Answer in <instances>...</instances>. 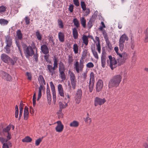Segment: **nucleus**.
Wrapping results in <instances>:
<instances>
[{
	"label": "nucleus",
	"mask_w": 148,
	"mask_h": 148,
	"mask_svg": "<svg viewBox=\"0 0 148 148\" xmlns=\"http://www.w3.org/2000/svg\"><path fill=\"white\" fill-rule=\"evenodd\" d=\"M1 60L4 63L9 65L13 66L16 63L17 60V57L16 56H13L11 58L7 55L5 53H3L1 56Z\"/></svg>",
	"instance_id": "nucleus-1"
},
{
	"label": "nucleus",
	"mask_w": 148,
	"mask_h": 148,
	"mask_svg": "<svg viewBox=\"0 0 148 148\" xmlns=\"http://www.w3.org/2000/svg\"><path fill=\"white\" fill-rule=\"evenodd\" d=\"M5 130H4L3 132L0 133V142L3 144L2 148H9L7 142L8 140L11 139L10 135L8 133L5 132Z\"/></svg>",
	"instance_id": "nucleus-2"
},
{
	"label": "nucleus",
	"mask_w": 148,
	"mask_h": 148,
	"mask_svg": "<svg viewBox=\"0 0 148 148\" xmlns=\"http://www.w3.org/2000/svg\"><path fill=\"white\" fill-rule=\"evenodd\" d=\"M122 77L120 75H117L113 77L109 82V88L118 87L121 81Z\"/></svg>",
	"instance_id": "nucleus-3"
},
{
	"label": "nucleus",
	"mask_w": 148,
	"mask_h": 148,
	"mask_svg": "<svg viewBox=\"0 0 148 148\" xmlns=\"http://www.w3.org/2000/svg\"><path fill=\"white\" fill-rule=\"evenodd\" d=\"M5 43L6 45L4 47L5 52L7 54H9L11 51V48L12 46V38L9 35L5 36Z\"/></svg>",
	"instance_id": "nucleus-4"
},
{
	"label": "nucleus",
	"mask_w": 148,
	"mask_h": 148,
	"mask_svg": "<svg viewBox=\"0 0 148 148\" xmlns=\"http://www.w3.org/2000/svg\"><path fill=\"white\" fill-rule=\"evenodd\" d=\"M22 47L24 53L27 58H29L34 55V51L31 46L30 45L27 46L26 45L23 43L22 44Z\"/></svg>",
	"instance_id": "nucleus-5"
},
{
	"label": "nucleus",
	"mask_w": 148,
	"mask_h": 148,
	"mask_svg": "<svg viewBox=\"0 0 148 148\" xmlns=\"http://www.w3.org/2000/svg\"><path fill=\"white\" fill-rule=\"evenodd\" d=\"M36 92H35L33 95L32 99L33 107L30 106L29 107L30 112L31 114H34L35 111H36Z\"/></svg>",
	"instance_id": "nucleus-6"
},
{
	"label": "nucleus",
	"mask_w": 148,
	"mask_h": 148,
	"mask_svg": "<svg viewBox=\"0 0 148 148\" xmlns=\"http://www.w3.org/2000/svg\"><path fill=\"white\" fill-rule=\"evenodd\" d=\"M108 58L110 62L109 66L111 69L113 70L114 68L116 67L115 65L117 63V61L115 58L114 57L112 58L111 55L108 56Z\"/></svg>",
	"instance_id": "nucleus-7"
},
{
	"label": "nucleus",
	"mask_w": 148,
	"mask_h": 148,
	"mask_svg": "<svg viewBox=\"0 0 148 148\" xmlns=\"http://www.w3.org/2000/svg\"><path fill=\"white\" fill-rule=\"evenodd\" d=\"M106 100L104 98L101 99L98 97H96L94 100V105L95 106L98 105H101L106 102Z\"/></svg>",
	"instance_id": "nucleus-8"
},
{
	"label": "nucleus",
	"mask_w": 148,
	"mask_h": 148,
	"mask_svg": "<svg viewBox=\"0 0 148 148\" xmlns=\"http://www.w3.org/2000/svg\"><path fill=\"white\" fill-rule=\"evenodd\" d=\"M0 133L1 132H3L4 130H5V132L8 133L10 135V138H11V133H10L9 131H10L11 127H12L13 130L14 128V125H10L6 127L3 128V127L2 125H0Z\"/></svg>",
	"instance_id": "nucleus-9"
},
{
	"label": "nucleus",
	"mask_w": 148,
	"mask_h": 148,
	"mask_svg": "<svg viewBox=\"0 0 148 148\" xmlns=\"http://www.w3.org/2000/svg\"><path fill=\"white\" fill-rule=\"evenodd\" d=\"M103 83L102 80L99 79L96 83V90L97 92H99L103 88Z\"/></svg>",
	"instance_id": "nucleus-10"
},
{
	"label": "nucleus",
	"mask_w": 148,
	"mask_h": 148,
	"mask_svg": "<svg viewBox=\"0 0 148 148\" xmlns=\"http://www.w3.org/2000/svg\"><path fill=\"white\" fill-rule=\"evenodd\" d=\"M57 125L55 128L56 130L58 132H61L63 130L64 125L60 121H57Z\"/></svg>",
	"instance_id": "nucleus-11"
},
{
	"label": "nucleus",
	"mask_w": 148,
	"mask_h": 148,
	"mask_svg": "<svg viewBox=\"0 0 148 148\" xmlns=\"http://www.w3.org/2000/svg\"><path fill=\"white\" fill-rule=\"evenodd\" d=\"M82 95V91L81 89H79L77 90L75 96L77 101H79V102L80 101Z\"/></svg>",
	"instance_id": "nucleus-12"
},
{
	"label": "nucleus",
	"mask_w": 148,
	"mask_h": 148,
	"mask_svg": "<svg viewBox=\"0 0 148 148\" xmlns=\"http://www.w3.org/2000/svg\"><path fill=\"white\" fill-rule=\"evenodd\" d=\"M59 71L61 79L63 80H65L66 77L64 73L65 69H61L60 68H59Z\"/></svg>",
	"instance_id": "nucleus-13"
},
{
	"label": "nucleus",
	"mask_w": 148,
	"mask_h": 148,
	"mask_svg": "<svg viewBox=\"0 0 148 148\" xmlns=\"http://www.w3.org/2000/svg\"><path fill=\"white\" fill-rule=\"evenodd\" d=\"M71 74L70 75V79L71 84H76L77 81L75 75L72 72L70 71Z\"/></svg>",
	"instance_id": "nucleus-14"
},
{
	"label": "nucleus",
	"mask_w": 148,
	"mask_h": 148,
	"mask_svg": "<svg viewBox=\"0 0 148 148\" xmlns=\"http://www.w3.org/2000/svg\"><path fill=\"white\" fill-rule=\"evenodd\" d=\"M58 90L60 95L61 97H64V90L61 84H59L58 85Z\"/></svg>",
	"instance_id": "nucleus-15"
},
{
	"label": "nucleus",
	"mask_w": 148,
	"mask_h": 148,
	"mask_svg": "<svg viewBox=\"0 0 148 148\" xmlns=\"http://www.w3.org/2000/svg\"><path fill=\"white\" fill-rule=\"evenodd\" d=\"M42 53L45 54H47L49 53V51L47 46L45 45H42L41 47Z\"/></svg>",
	"instance_id": "nucleus-16"
},
{
	"label": "nucleus",
	"mask_w": 148,
	"mask_h": 148,
	"mask_svg": "<svg viewBox=\"0 0 148 148\" xmlns=\"http://www.w3.org/2000/svg\"><path fill=\"white\" fill-rule=\"evenodd\" d=\"M128 40V38L127 36L125 34H124L121 36L119 39V42L124 43L125 40L127 41Z\"/></svg>",
	"instance_id": "nucleus-17"
},
{
	"label": "nucleus",
	"mask_w": 148,
	"mask_h": 148,
	"mask_svg": "<svg viewBox=\"0 0 148 148\" xmlns=\"http://www.w3.org/2000/svg\"><path fill=\"white\" fill-rule=\"evenodd\" d=\"M45 87L43 85H40L39 88L38 94V101L41 97L42 96V90H43V88Z\"/></svg>",
	"instance_id": "nucleus-18"
},
{
	"label": "nucleus",
	"mask_w": 148,
	"mask_h": 148,
	"mask_svg": "<svg viewBox=\"0 0 148 148\" xmlns=\"http://www.w3.org/2000/svg\"><path fill=\"white\" fill-rule=\"evenodd\" d=\"M58 36L59 40L62 42L64 41V36L63 33L61 32H60L58 33Z\"/></svg>",
	"instance_id": "nucleus-19"
},
{
	"label": "nucleus",
	"mask_w": 148,
	"mask_h": 148,
	"mask_svg": "<svg viewBox=\"0 0 148 148\" xmlns=\"http://www.w3.org/2000/svg\"><path fill=\"white\" fill-rule=\"evenodd\" d=\"M16 33L17 39L21 40L23 38V35L21 30L20 29L16 31Z\"/></svg>",
	"instance_id": "nucleus-20"
},
{
	"label": "nucleus",
	"mask_w": 148,
	"mask_h": 148,
	"mask_svg": "<svg viewBox=\"0 0 148 148\" xmlns=\"http://www.w3.org/2000/svg\"><path fill=\"white\" fill-rule=\"evenodd\" d=\"M38 81L39 83L40 84V85H42L43 83L45 85V82L42 75H39L38 78Z\"/></svg>",
	"instance_id": "nucleus-21"
},
{
	"label": "nucleus",
	"mask_w": 148,
	"mask_h": 148,
	"mask_svg": "<svg viewBox=\"0 0 148 148\" xmlns=\"http://www.w3.org/2000/svg\"><path fill=\"white\" fill-rule=\"evenodd\" d=\"M73 37L75 39H77L78 36V33L76 28L74 27L73 29Z\"/></svg>",
	"instance_id": "nucleus-22"
},
{
	"label": "nucleus",
	"mask_w": 148,
	"mask_h": 148,
	"mask_svg": "<svg viewBox=\"0 0 148 148\" xmlns=\"http://www.w3.org/2000/svg\"><path fill=\"white\" fill-rule=\"evenodd\" d=\"M82 39L83 40V43H84L85 45L86 46L88 45V37L85 34L83 35Z\"/></svg>",
	"instance_id": "nucleus-23"
},
{
	"label": "nucleus",
	"mask_w": 148,
	"mask_h": 148,
	"mask_svg": "<svg viewBox=\"0 0 148 148\" xmlns=\"http://www.w3.org/2000/svg\"><path fill=\"white\" fill-rule=\"evenodd\" d=\"M90 79L89 82V84H91L93 83V82L94 83L95 77L94 75V73L93 72H91L90 74Z\"/></svg>",
	"instance_id": "nucleus-24"
},
{
	"label": "nucleus",
	"mask_w": 148,
	"mask_h": 148,
	"mask_svg": "<svg viewBox=\"0 0 148 148\" xmlns=\"http://www.w3.org/2000/svg\"><path fill=\"white\" fill-rule=\"evenodd\" d=\"M73 22L76 28H78L79 27L80 24L77 18H74L73 20Z\"/></svg>",
	"instance_id": "nucleus-25"
},
{
	"label": "nucleus",
	"mask_w": 148,
	"mask_h": 148,
	"mask_svg": "<svg viewBox=\"0 0 148 148\" xmlns=\"http://www.w3.org/2000/svg\"><path fill=\"white\" fill-rule=\"evenodd\" d=\"M80 21L82 25L84 28H86V20L85 18L83 17H82L80 19Z\"/></svg>",
	"instance_id": "nucleus-26"
},
{
	"label": "nucleus",
	"mask_w": 148,
	"mask_h": 148,
	"mask_svg": "<svg viewBox=\"0 0 148 148\" xmlns=\"http://www.w3.org/2000/svg\"><path fill=\"white\" fill-rule=\"evenodd\" d=\"M101 66L103 68H104L105 67V64L106 63V56H101Z\"/></svg>",
	"instance_id": "nucleus-27"
},
{
	"label": "nucleus",
	"mask_w": 148,
	"mask_h": 148,
	"mask_svg": "<svg viewBox=\"0 0 148 148\" xmlns=\"http://www.w3.org/2000/svg\"><path fill=\"white\" fill-rule=\"evenodd\" d=\"M79 122L76 121H74L71 122L70 124V126L71 127H77L79 126Z\"/></svg>",
	"instance_id": "nucleus-28"
},
{
	"label": "nucleus",
	"mask_w": 148,
	"mask_h": 148,
	"mask_svg": "<svg viewBox=\"0 0 148 148\" xmlns=\"http://www.w3.org/2000/svg\"><path fill=\"white\" fill-rule=\"evenodd\" d=\"M32 141V139L29 136L25 137L22 140L23 142L30 143Z\"/></svg>",
	"instance_id": "nucleus-29"
},
{
	"label": "nucleus",
	"mask_w": 148,
	"mask_h": 148,
	"mask_svg": "<svg viewBox=\"0 0 148 148\" xmlns=\"http://www.w3.org/2000/svg\"><path fill=\"white\" fill-rule=\"evenodd\" d=\"M8 23V21L4 19H0V24L1 25L4 26L7 25Z\"/></svg>",
	"instance_id": "nucleus-30"
},
{
	"label": "nucleus",
	"mask_w": 148,
	"mask_h": 148,
	"mask_svg": "<svg viewBox=\"0 0 148 148\" xmlns=\"http://www.w3.org/2000/svg\"><path fill=\"white\" fill-rule=\"evenodd\" d=\"M58 58L57 57L56 55L53 56V60L54 64L53 65L56 68L58 67Z\"/></svg>",
	"instance_id": "nucleus-31"
},
{
	"label": "nucleus",
	"mask_w": 148,
	"mask_h": 148,
	"mask_svg": "<svg viewBox=\"0 0 148 148\" xmlns=\"http://www.w3.org/2000/svg\"><path fill=\"white\" fill-rule=\"evenodd\" d=\"M47 94L48 103L50 105L51 104V93H47Z\"/></svg>",
	"instance_id": "nucleus-32"
},
{
	"label": "nucleus",
	"mask_w": 148,
	"mask_h": 148,
	"mask_svg": "<svg viewBox=\"0 0 148 148\" xmlns=\"http://www.w3.org/2000/svg\"><path fill=\"white\" fill-rule=\"evenodd\" d=\"M58 23L60 28H63L64 27L63 23L61 19L60 18L58 19Z\"/></svg>",
	"instance_id": "nucleus-33"
},
{
	"label": "nucleus",
	"mask_w": 148,
	"mask_h": 148,
	"mask_svg": "<svg viewBox=\"0 0 148 148\" xmlns=\"http://www.w3.org/2000/svg\"><path fill=\"white\" fill-rule=\"evenodd\" d=\"M59 105L60 108H65L68 106L67 103H65V104L64 105L61 101H60L59 102Z\"/></svg>",
	"instance_id": "nucleus-34"
},
{
	"label": "nucleus",
	"mask_w": 148,
	"mask_h": 148,
	"mask_svg": "<svg viewBox=\"0 0 148 148\" xmlns=\"http://www.w3.org/2000/svg\"><path fill=\"white\" fill-rule=\"evenodd\" d=\"M102 34L106 41L109 40L107 34L105 30H103L102 32Z\"/></svg>",
	"instance_id": "nucleus-35"
},
{
	"label": "nucleus",
	"mask_w": 148,
	"mask_h": 148,
	"mask_svg": "<svg viewBox=\"0 0 148 148\" xmlns=\"http://www.w3.org/2000/svg\"><path fill=\"white\" fill-rule=\"evenodd\" d=\"M73 51L75 53H78V47L77 44L75 43L73 46Z\"/></svg>",
	"instance_id": "nucleus-36"
},
{
	"label": "nucleus",
	"mask_w": 148,
	"mask_h": 148,
	"mask_svg": "<svg viewBox=\"0 0 148 148\" xmlns=\"http://www.w3.org/2000/svg\"><path fill=\"white\" fill-rule=\"evenodd\" d=\"M95 47H94V49L92 48H91L92 52L95 58L98 59V55L97 52L95 51Z\"/></svg>",
	"instance_id": "nucleus-37"
},
{
	"label": "nucleus",
	"mask_w": 148,
	"mask_h": 148,
	"mask_svg": "<svg viewBox=\"0 0 148 148\" xmlns=\"http://www.w3.org/2000/svg\"><path fill=\"white\" fill-rule=\"evenodd\" d=\"M8 73L6 72L2 71H0V76L3 79H4L5 77L6 76V75Z\"/></svg>",
	"instance_id": "nucleus-38"
},
{
	"label": "nucleus",
	"mask_w": 148,
	"mask_h": 148,
	"mask_svg": "<svg viewBox=\"0 0 148 148\" xmlns=\"http://www.w3.org/2000/svg\"><path fill=\"white\" fill-rule=\"evenodd\" d=\"M3 79L7 81H11L12 80V78L10 75L8 73Z\"/></svg>",
	"instance_id": "nucleus-39"
},
{
	"label": "nucleus",
	"mask_w": 148,
	"mask_h": 148,
	"mask_svg": "<svg viewBox=\"0 0 148 148\" xmlns=\"http://www.w3.org/2000/svg\"><path fill=\"white\" fill-rule=\"evenodd\" d=\"M94 21V20H91V19H89V21L87 24L89 29L91 28L92 26V23Z\"/></svg>",
	"instance_id": "nucleus-40"
},
{
	"label": "nucleus",
	"mask_w": 148,
	"mask_h": 148,
	"mask_svg": "<svg viewBox=\"0 0 148 148\" xmlns=\"http://www.w3.org/2000/svg\"><path fill=\"white\" fill-rule=\"evenodd\" d=\"M106 42L109 49V50H108V51H111L112 50V47L110 41L109 40Z\"/></svg>",
	"instance_id": "nucleus-41"
},
{
	"label": "nucleus",
	"mask_w": 148,
	"mask_h": 148,
	"mask_svg": "<svg viewBox=\"0 0 148 148\" xmlns=\"http://www.w3.org/2000/svg\"><path fill=\"white\" fill-rule=\"evenodd\" d=\"M80 3L81 8L83 10V11L86 10V7L85 2L84 1H81Z\"/></svg>",
	"instance_id": "nucleus-42"
},
{
	"label": "nucleus",
	"mask_w": 148,
	"mask_h": 148,
	"mask_svg": "<svg viewBox=\"0 0 148 148\" xmlns=\"http://www.w3.org/2000/svg\"><path fill=\"white\" fill-rule=\"evenodd\" d=\"M24 118L25 120H27L28 119V115L29 114V112L24 111Z\"/></svg>",
	"instance_id": "nucleus-43"
},
{
	"label": "nucleus",
	"mask_w": 148,
	"mask_h": 148,
	"mask_svg": "<svg viewBox=\"0 0 148 148\" xmlns=\"http://www.w3.org/2000/svg\"><path fill=\"white\" fill-rule=\"evenodd\" d=\"M94 83L93 82L92 84H89V89L90 92H92L93 89V86H94Z\"/></svg>",
	"instance_id": "nucleus-44"
},
{
	"label": "nucleus",
	"mask_w": 148,
	"mask_h": 148,
	"mask_svg": "<svg viewBox=\"0 0 148 148\" xmlns=\"http://www.w3.org/2000/svg\"><path fill=\"white\" fill-rule=\"evenodd\" d=\"M95 39L96 40V41L97 42V43H96V44L97 47H101L100 40L99 37L96 36L95 37Z\"/></svg>",
	"instance_id": "nucleus-45"
},
{
	"label": "nucleus",
	"mask_w": 148,
	"mask_h": 148,
	"mask_svg": "<svg viewBox=\"0 0 148 148\" xmlns=\"http://www.w3.org/2000/svg\"><path fill=\"white\" fill-rule=\"evenodd\" d=\"M49 41H51L52 43V46H54L55 45V43L54 42V39H53V37L51 36L49 37Z\"/></svg>",
	"instance_id": "nucleus-46"
},
{
	"label": "nucleus",
	"mask_w": 148,
	"mask_h": 148,
	"mask_svg": "<svg viewBox=\"0 0 148 148\" xmlns=\"http://www.w3.org/2000/svg\"><path fill=\"white\" fill-rule=\"evenodd\" d=\"M74 6L73 4H70L69 5V8H68L70 12L72 13L73 12L74 9Z\"/></svg>",
	"instance_id": "nucleus-47"
},
{
	"label": "nucleus",
	"mask_w": 148,
	"mask_h": 148,
	"mask_svg": "<svg viewBox=\"0 0 148 148\" xmlns=\"http://www.w3.org/2000/svg\"><path fill=\"white\" fill-rule=\"evenodd\" d=\"M6 8L3 5L0 7V13H2L6 11Z\"/></svg>",
	"instance_id": "nucleus-48"
},
{
	"label": "nucleus",
	"mask_w": 148,
	"mask_h": 148,
	"mask_svg": "<svg viewBox=\"0 0 148 148\" xmlns=\"http://www.w3.org/2000/svg\"><path fill=\"white\" fill-rule=\"evenodd\" d=\"M24 20L25 21V22L26 23V24L28 25L30 23V19L28 17V16H26Z\"/></svg>",
	"instance_id": "nucleus-49"
},
{
	"label": "nucleus",
	"mask_w": 148,
	"mask_h": 148,
	"mask_svg": "<svg viewBox=\"0 0 148 148\" xmlns=\"http://www.w3.org/2000/svg\"><path fill=\"white\" fill-rule=\"evenodd\" d=\"M86 66L88 68H92L94 67V65L93 63L92 62H89L86 65Z\"/></svg>",
	"instance_id": "nucleus-50"
},
{
	"label": "nucleus",
	"mask_w": 148,
	"mask_h": 148,
	"mask_svg": "<svg viewBox=\"0 0 148 148\" xmlns=\"http://www.w3.org/2000/svg\"><path fill=\"white\" fill-rule=\"evenodd\" d=\"M119 45L120 50L121 51H123L124 48V45L123 44V43L119 42Z\"/></svg>",
	"instance_id": "nucleus-51"
},
{
	"label": "nucleus",
	"mask_w": 148,
	"mask_h": 148,
	"mask_svg": "<svg viewBox=\"0 0 148 148\" xmlns=\"http://www.w3.org/2000/svg\"><path fill=\"white\" fill-rule=\"evenodd\" d=\"M24 106V104L23 103V102L21 101L19 105L20 111H23V109Z\"/></svg>",
	"instance_id": "nucleus-52"
},
{
	"label": "nucleus",
	"mask_w": 148,
	"mask_h": 148,
	"mask_svg": "<svg viewBox=\"0 0 148 148\" xmlns=\"http://www.w3.org/2000/svg\"><path fill=\"white\" fill-rule=\"evenodd\" d=\"M50 85L51 87V90L52 91L55 90V86L53 84L52 81L50 82Z\"/></svg>",
	"instance_id": "nucleus-53"
},
{
	"label": "nucleus",
	"mask_w": 148,
	"mask_h": 148,
	"mask_svg": "<svg viewBox=\"0 0 148 148\" xmlns=\"http://www.w3.org/2000/svg\"><path fill=\"white\" fill-rule=\"evenodd\" d=\"M74 4L77 6H78L79 5V3L78 0H73Z\"/></svg>",
	"instance_id": "nucleus-54"
},
{
	"label": "nucleus",
	"mask_w": 148,
	"mask_h": 148,
	"mask_svg": "<svg viewBox=\"0 0 148 148\" xmlns=\"http://www.w3.org/2000/svg\"><path fill=\"white\" fill-rule=\"evenodd\" d=\"M105 47H103L102 48V56H106V54Z\"/></svg>",
	"instance_id": "nucleus-55"
},
{
	"label": "nucleus",
	"mask_w": 148,
	"mask_h": 148,
	"mask_svg": "<svg viewBox=\"0 0 148 148\" xmlns=\"http://www.w3.org/2000/svg\"><path fill=\"white\" fill-rule=\"evenodd\" d=\"M59 68H60L61 69H63V68L65 69V67L63 63L61 61L59 63Z\"/></svg>",
	"instance_id": "nucleus-56"
},
{
	"label": "nucleus",
	"mask_w": 148,
	"mask_h": 148,
	"mask_svg": "<svg viewBox=\"0 0 148 148\" xmlns=\"http://www.w3.org/2000/svg\"><path fill=\"white\" fill-rule=\"evenodd\" d=\"M42 39V35L40 34L39 32L38 31V39L41 40Z\"/></svg>",
	"instance_id": "nucleus-57"
},
{
	"label": "nucleus",
	"mask_w": 148,
	"mask_h": 148,
	"mask_svg": "<svg viewBox=\"0 0 148 148\" xmlns=\"http://www.w3.org/2000/svg\"><path fill=\"white\" fill-rule=\"evenodd\" d=\"M87 51L86 50H84L83 52L82 55H83V56H84V57H86L87 56Z\"/></svg>",
	"instance_id": "nucleus-58"
},
{
	"label": "nucleus",
	"mask_w": 148,
	"mask_h": 148,
	"mask_svg": "<svg viewBox=\"0 0 148 148\" xmlns=\"http://www.w3.org/2000/svg\"><path fill=\"white\" fill-rule=\"evenodd\" d=\"M26 75L27 77V78L29 80H31V74L29 72L26 73Z\"/></svg>",
	"instance_id": "nucleus-59"
},
{
	"label": "nucleus",
	"mask_w": 148,
	"mask_h": 148,
	"mask_svg": "<svg viewBox=\"0 0 148 148\" xmlns=\"http://www.w3.org/2000/svg\"><path fill=\"white\" fill-rule=\"evenodd\" d=\"M47 68L48 69V68H50V69L51 70H55V69L56 68H55V67H54L53 66V67H52V66L50 65H47Z\"/></svg>",
	"instance_id": "nucleus-60"
},
{
	"label": "nucleus",
	"mask_w": 148,
	"mask_h": 148,
	"mask_svg": "<svg viewBox=\"0 0 148 148\" xmlns=\"http://www.w3.org/2000/svg\"><path fill=\"white\" fill-rule=\"evenodd\" d=\"M44 137V136H42V137L38 139V146L40 144V142L42 141V140Z\"/></svg>",
	"instance_id": "nucleus-61"
},
{
	"label": "nucleus",
	"mask_w": 148,
	"mask_h": 148,
	"mask_svg": "<svg viewBox=\"0 0 148 148\" xmlns=\"http://www.w3.org/2000/svg\"><path fill=\"white\" fill-rule=\"evenodd\" d=\"M50 73H51V75H53V74H55V72L54 70H51L49 68H48V69Z\"/></svg>",
	"instance_id": "nucleus-62"
},
{
	"label": "nucleus",
	"mask_w": 148,
	"mask_h": 148,
	"mask_svg": "<svg viewBox=\"0 0 148 148\" xmlns=\"http://www.w3.org/2000/svg\"><path fill=\"white\" fill-rule=\"evenodd\" d=\"M82 75L83 76V81H85L86 78L87 77V75L86 74V73H84L82 74Z\"/></svg>",
	"instance_id": "nucleus-63"
},
{
	"label": "nucleus",
	"mask_w": 148,
	"mask_h": 148,
	"mask_svg": "<svg viewBox=\"0 0 148 148\" xmlns=\"http://www.w3.org/2000/svg\"><path fill=\"white\" fill-rule=\"evenodd\" d=\"M84 60H80L79 66H84Z\"/></svg>",
	"instance_id": "nucleus-64"
}]
</instances>
